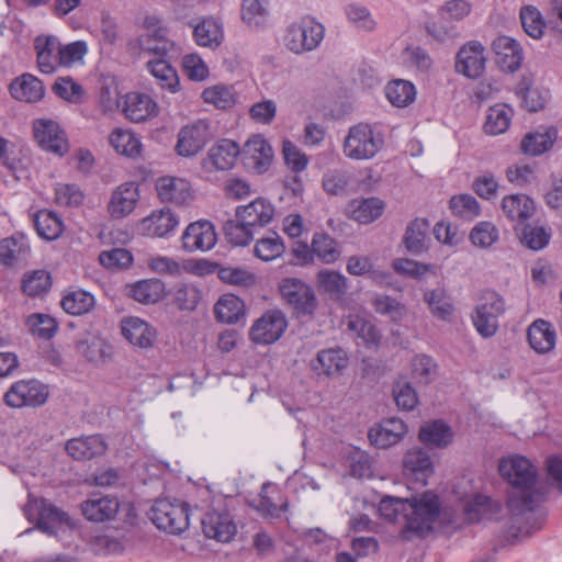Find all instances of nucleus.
<instances>
[{
	"instance_id": "nucleus-64",
	"label": "nucleus",
	"mask_w": 562,
	"mask_h": 562,
	"mask_svg": "<svg viewBox=\"0 0 562 562\" xmlns=\"http://www.w3.org/2000/svg\"><path fill=\"white\" fill-rule=\"evenodd\" d=\"M520 20L525 32L532 38H540L543 34L544 22L537 8L527 5L520 10Z\"/></svg>"
},
{
	"instance_id": "nucleus-59",
	"label": "nucleus",
	"mask_w": 562,
	"mask_h": 562,
	"mask_svg": "<svg viewBox=\"0 0 562 562\" xmlns=\"http://www.w3.org/2000/svg\"><path fill=\"white\" fill-rule=\"evenodd\" d=\"M437 364L426 355H418L412 360V376L418 383L428 384L437 376Z\"/></svg>"
},
{
	"instance_id": "nucleus-30",
	"label": "nucleus",
	"mask_w": 562,
	"mask_h": 562,
	"mask_svg": "<svg viewBox=\"0 0 562 562\" xmlns=\"http://www.w3.org/2000/svg\"><path fill=\"white\" fill-rule=\"evenodd\" d=\"M30 254V245L26 236L15 233L0 241V263L13 267L25 261Z\"/></svg>"
},
{
	"instance_id": "nucleus-19",
	"label": "nucleus",
	"mask_w": 562,
	"mask_h": 562,
	"mask_svg": "<svg viewBox=\"0 0 562 562\" xmlns=\"http://www.w3.org/2000/svg\"><path fill=\"white\" fill-rule=\"evenodd\" d=\"M243 153L246 165L258 175L266 172L273 159V149L261 135H255L248 139Z\"/></svg>"
},
{
	"instance_id": "nucleus-16",
	"label": "nucleus",
	"mask_w": 562,
	"mask_h": 562,
	"mask_svg": "<svg viewBox=\"0 0 562 562\" xmlns=\"http://www.w3.org/2000/svg\"><path fill=\"white\" fill-rule=\"evenodd\" d=\"M138 201V186L133 181L124 182L112 192L108 212L114 220L124 218L135 210Z\"/></svg>"
},
{
	"instance_id": "nucleus-52",
	"label": "nucleus",
	"mask_w": 562,
	"mask_h": 562,
	"mask_svg": "<svg viewBox=\"0 0 562 562\" xmlns=\"http://www.w3.org/2000/svg\"><path fill=\"white\" fill-rule=\"evenodd\" d=\"M285 250L283 239L276 233L257 240L255 245V256L263 261H271L280 257Z\"/></svg>"
},
{
	"instance_id": "nucleus-46",
	"label": "nucleus",
	"mask_w": 562,
	"mask_h": 562,
	"mask_svg": "<svg viewBox=\"0 0 562 562\" xmlns=\"http://www.w3.org/2000/svg\"><path fill=\"white\" fill-rule=\"evenodd\" d=\"M76 349L90 362L101 361L110 353V346L102 338L91 334L78 339Z\"/></svg>"
},
{
	"instance_id": "nucleus-25",
	"label": "nucleus",
	"mask_w": 562,
	"mask_h": 562,
	"mask_svg": "<svg viewBox=\"0 0 562 562\" xmlns=\"http://www.w3.org/2000/svg\"><path fill=\"white\" fill-rule=\"evenodd\" d=\"M108 450V443L101 435L72 438L66 443V451L79 461L91 460L103 456Z\"/></svg>"
},
{
	"instance_id": "nucleus-36",
	"label": "nucleus",
	"mask_w": 562,
	"mask_h": 562,
	"mask_svg": "<svg viewBox=\"0 0 562 562\" xmlns=\"http://www.w3.org/2000/svg\"><path fill=\"white\" fill-rule=\"evenodd\" d=\"M385 204L379 198L356 199L349 203L351 217L360 224L376 221L384 212Z\"/></svg>"
},
{
	"instance_id": "nucleus-35",
	"label": "nucleus",
	"mask_w": 562,
	"mask_h": 562,
	"mask_svg": "<svg viewBox=\"0 0 562 562\" xmlns=\"http://www.w3.org/2000/svg\"><path fill=\"white\" fill-rule=\"evenodd\" d=\"M239 154V147L235 142L222 139L210 148L207 159L216 170H229Z\"/></svg>"
},
{
	"instance_id": "nucleus-43",
	"label": "nucleus",
	"mask_w": 562,
	"mask_h": 562,
	"mask_svg": "<svg viewBox=\"0 0 562 562\" xmlns=\"http://www.w3.org/2000/svg\"><path fill=\"white\" fill-rule=\"evenodd\" d=\"M501 505L488 496L477 494L471 498L464 506L468 518L472 521L490 519L498 514Z\"/></svg>"
},
{
	"instance_id": "nucleus-45",
	"label": "nucleus",
	"mask_w": 562,
	"mask_h": 562,
	"mask_svg": "<svg viewBox=\"0 0 562 562\" xmlns=\"http://www.w3.org/2000/svg\"><path fill=\"white\" fill-rule=\"evenodd\" d=\"M34 225L37 234L47 240L57 239L64 231V223L59 216L47 210H41L35 214Z\"/></svg>"
},
{
	"instance_id": "nucleus-56",
	"label": "nucleus",
	"mask_w": 562,
	"mask_h": 562,
	"mask_svg": "<svg viewBox=\"0 0 562 562\" xmlns=\"http://www.w3.org/2000/svg\"><path fill=\"white\" fill-rule=\"evenodd\" d=\"M268 15L266 0H243L241 20L249 27H260L265 24Z\"/></svg>"
},
{
	"instance_id": "nucleus-8",
	"label": "nucleus",
	"mask_w": 562,
	"mask_h": 562,
	"mask_svg": "<svg viewBox=\"0 0 562 562\" xmlns=\"http://www.w3.org/2000/svg\"><path fill=\"white\" fill-rule=\"evenodd\" d=\"M472 11V4L468 0H449L438 11L440 22L434 23L427 27V32L439 42L457 36L454 26L446 23L460 22Z\"/></svg>"
},
{
	"instance_id": "nucleus-26",
	"label": "nucleus",
	"mask_w": 562,
	"mask_h": 562,
	"mask_svg": "<svg viewBox=\"0 0 562 562\" xmlns=\"http://www.w3.org/2000/svg\"><path fill=\"white\" fill-rule=\"evenodd\" d=\"M178 223V217L171 210L164 207L153 211L150 215L143 218L138 225V229L143 235L149 237H165L177 227Z\"/></svg>"
},
{
	"instance_id": "nucleus-41",
	"label": "nucleus",
	"mask_w": 562,
	"mask_h": 562,
	"mask_svg": "<svg viewBox=\"0 0 562 562\" xmlns=\"http://www.w3.org/2000/svg\"><path fill=\"white\" fill-rule=\"evenodd\" d=\"M557 138L554 128L528 133L521 140L520 148L524 154L539 156L549 150Z\"/></svg>"
},
{
	"instance_id": "nucleus-6",
	"label": "nucleus",
	"mask_w": 562,
	"mask_h": 562,
	"mask_svg": "<svg viewBox=\"0 0 562 562\" xmlns=\"http://www.w3.org/2000/svg\"><path fill=\"white\" fill-rule=\"evenodd\" d=\"M324 26L311 18L292 23L285 33V46L295 54L311 52L318 47L324 38Z\"/></svg>"
},
{
	"instance_id": "nucleus-2",
	"label": "nucleus",
	"mask_w": 562,
	"mask_h": 562,
	"mask_svg": "<svg viewBox=\"0 0 562 562\" xmlns=\"http://www.w3.org/2000/svg\"><path fill=\"white\" fill-rule=\"evenodd\" d=\"M379 513L390 522H397L403 517L408 531L423 535L432 530L440 504L438 497L429 492L406 499L386 496L379 504Z\"/></svg>"
},
{
	"instance_id": "nucleus-49",
	"label": "nucleus",
	"mask_w": 562,
	"mask_h": 562,
	"mask_svg": "<svg viewBox=\"0 0 562 562\" xmlns=\"http://www.w3.org/2000/svg\"><path fill=\"white\" fill-rule=\"evenodd\" d=\"M111 146L121 155L137 157L142 150L140 140L130 131L114 130L110 135Z\"/></svg>"
},
{
	"instance_id": "nucleus-22",
	"label": "nucleus",
	"mask_w": 562,
	"mask_h": 562,
	"mask_svg": "<svg viewBox=\"0 0 562 562\" xmlns=\"http://www.w3.org/2000/svg\"><path fill=\"white\" fill-rule=\"evenodd\" d=\"M235 215L241 218L245 224L255 227H265L273 220L276 215L274 205L265 198H258L247 205H240L236 209Z\"/></svg>"
},
{
	"instance_id": "nucleus-53",
	"label": "nucleus",
	"mask_w": 562,
	"mask_h": 562,
	"mask_svg": "<svg viewBox=\"0 0 562 562\" xmlns=\"http://www.w3.org/2000/svg\"><path fill=\"white\" fill-rule=\"evenodd\" d=\"M26 325L32 335L44 339H52L58 330V324L49 315L35 313L27 317Z\"/></svg>"
},
{
	"instance_id": "nucleus-14",
	"label": "nucleus",
	"mask_w": 562,
	"mask_h": 562,
	"mask_svg": "<svg viewBox=\"0 0 562 562\" xmlns=\"http://www.w3.org/2000/svg\"><path fill=\"white\" fill-rule=\"evenodd\" d=\"M216 233L211 222L201 220L191 223L181 236L182 248L186 251H206L216 244Z\"/></svg>"
},
{
	"instance_id": "nucleus-20",
	"label": "nucleus",
	"mask_w": 562,
	"mask_h": 562,
	"mask_svg": "<svg viewBox=\"0 0 562 562\" xmlns=\"http://www.w3.org/2000/svg\"><path fill=\"white\" fill-rule=\"evenodd\" d=\"M498 67L505 72H515L522 61L519 43L509 36H498L492 43Z\"/></svg>"
},
{
	"instance_id": "nucleus-4",
	"label": "nucleus",
	"mask_w": 562,
	"mask_h": 562,
	"mask_svg": "<svg viewBox=\"0 0 562 562\" xmlns=\"http://www.w3.org/2000/svg\"><path fill=\"white\" fill-rule=\"evenodd\" d=\"M282 300L297 316H314L318 308V299L312 285L293 277L283 278L279 283Z\"/></svg>"
},
{
	"instance_id": "nucleus-37",
	"label": "nucleus",
	"mask_w": 562,
	"mask_h": 562,
	"mask_svg": "<svg viewBox=\"0 0 562 562\" xmlns=\"http://www.w3.org/2000/svg\"><path fill=\"white\" fill-rule=\"evenodd\" d=\"M527 337L530 347L539 353H546L555 346V331L550 323L543 319H538L529 326Z\"/></svg>"
},
{
	"instance_id": "nucleus-50",
	"label": "nucleus",
	"mask_w": 562,
	"mask_h": 562,
	"mask_svg": "<svg viewBox=\"0 0 562 562\" xmlns=\"http://www.w3.org/2000/svg\"><path fill=\"white\" fill-rule=\"evenodd\" d=\"M94 304V296L83 290L71 291L61 300V307L71 315L86 314L93 308Z\"/></svg>"
},
{
	"instance_id": "nucleus-33",
	"label": "nucleus",
	"mask_w": 562,
	"mask_h": 562,
	"mask_svg": "<svg viewBox=\"0 0 562 562\" xmlns=\"http://www.w3.org/2000/svg\"><path fill=\"white\" fill-rule=\"evenodd\" d=\"M165 283L156 278L137 281L127 285L130 297L143 304H154L165 295Z\"/></svg>"
},
{
	"instance_id": "nucleus-15",
	"label": "nucleus",
	"mask_w": 562,
	"mask_h": 562,
	"mask_svg": "<svg viewBox=\"0 0 562 562\" xmlns=\"http://www.w3.org/2000/svg\"><path fill=\"white\" fill-rule=\"evenodd\" d=\"M33 130L35 139L44 150L60 156L67 153V138L56 122L52 120H36Z\"/></svg>"
},
{
	"instance_id": "nucleus-48",
	"label": "nucleus",
	"mask_w": 562,
	"mask_h": 562,
	"mask_svg": "<svg viewBox=\"0 0 562 562\" xmlns=\"http://www.w3.org/2000/svg\"><path fill=\"white\" fill-rule=\"evenodd\" d=\"M387 100L397 108H405L413 103L416 98L415 86L403 79L393 80L385 89Z\"/></svg>"
},
{
	"instance_id": "nucleus-62",
	"label": "nucleus",
	"mask_w": 562,
	"mask_h": 562,
	"mask_svg": "<svg viewBox=\"0 0 562 562\" xmlns=\"http://www.w3.org/2000/svg\"><path fill=\"white\" fill-rule=\"evenodd\" d=\"M140 49L155 58H172L180 54V48L173 41L138 40Z\"/></svg>"
},
{
	"instance_id": "nucleus-21",
	"label": "nucleus",
	"mask_w": 562,
	"mask_h": 562,
	"mask_svg": "<svg viewBox=\"0 0 562 562\" xmlns=\"http://www.w3.org/2000/svg\"><path fill=\"white\" fill-rule=\"evenodd\" d=\"M189 25L193 29V40L198 46L215 50L222 45L224 29L217 19L206 16L196 23L191 21Z\"/></svg>"
},
{
	"instance_id": "nucleus-12",
	"label": "nucleus",
	"mask_w": 562,
	"mask_h": 562,
	"mask_svg": "<svg viewBox=\"0 0 562 562\" xmlns=\"http://www.w3.org/2000/svg\"><path fill=\"white\" fill-rule=\"evenodd\" d=\"M288 327L285 316L280 311H268L257 319L249 330L252 342L270 345L280 339Z\"/></svg>"
},
{
	"instance_id": "nucleus-47",
	"label": "nucleus",
	"mask_w": 562,
	"mask_h": 562,
	"mask_svg": "<svg viewBox=\"0 0 562 562\" xmlns=\"http://www.w3.org/2000/svg\"><path fill=\"white\" fill-rule=\"evenodd\" d=\"M316 279L318 288L331 299L339 300L347 291L348 280L338 271L319 270Z\"/></svg>"
},
{
	"instance_id": "nucleus-27",
	"label": "nucleus",
	"mask_w": 562,
	"mask_h": 562,
	"mask_svg": "<svg viewBox=\"0 0 562 562\" xmlns=\"http://www.w3.org/2000/svg\"><path fill=\"white\" fill-rule=\"evenodd\" d=\"M120 508L119 499L114 496L92 495L81 504L83 516L94 522H103L113 519Z\"/></svg>"
},
{
	"instance_id": "nucleus-34",
	"label": "nucleus",
	"mask_w": 562,
	"mask_h": 562,
	"mask_svg": "<svg viewBox=\"0 0 562 562\" xmlns=\"http://www.w3.org/2000/svg\"><path fill=\"white\" fill-rule=\"evenodd\" d=\"M502 210L508 220L522 224L535 213V203L526 194L507 195L502 201Z\"/></svg>"
},
{
	"instance_id": "nucleus-29",
	"label": "nucleus",
	"mask_w": 562,
	"mask_h": 562,
	"mask_svg": "<svg viewBox=\"0 0 562 562\" xmlns=\"http://www.w3.org/2000/svg\"><path fill=\"white\" fill-rule=\"evenodd\" d=\"M348 366L347 353L341 348H328L317 352L312 369L318 374L333 376L340 374Z\"/></svg>"
},
{
	"instance_id": "nucleus-3",
	"label": "nucleus",
	"mask_w": 562,
	"mask_h": 562,
	"mask_svg": "<svg viewBox=\"0 0 562 562\" xmlns=\"http://www.w3.org/2000/svg\"><path fill=\"white\" fill-rule=\"evenodd\" d=\"M384 146V135L368 123L352 125L344 142V154L353 160H369Z\"/></svg>"
},
{
	"instance_id": "nucleus-38",
	"label": "nucleus",
	"mask_w": 562,
	"mask_h": 562,
	"mask_svg": "<svg viewBox=\"0 0 562 562\" xmlns=\"http://www.w3.org/2000/svg\"><path fill=\"white\" fill-rule=\"evenodd\" d=\"M424 301L434 317L450 323L454 316V305L442 288L427 290L424 293Z\"/></svg>"
},
{
	"instance_id": "nucleus-44",
	"label": "nucleus",
	"mask_w": 562,
	"mask_h": 562,
	"mask_svg": "<svg viewBox=\"0 0 562 562\" xmlns=\"http://www.w3.org/2000/svg\"><path fill=\"white\" fill-rule=\"evenodd\" d=\"M244 302L234 294H224L214 306L216 318L226 324L237 323L244 315Z\"/></svg>"
},
{
	"instance_id": "nucleus-51",
	"label": "nucleus",
	"mask_w": 562,
	"mask_h": 562,
	"mask_svg": "<svg viewBox=\"0 0 562 562\" xmlns=\"http://www.w3.org/2000/svg\"><path fill=\"white\" fill-rule=\"evenodd\" d=\"M311 246L312 255L326 263L336 261L340 255L336 240L325 233H315Z\"/></svg>"
},
{
	"instance_id": "nucleus-24",
	"label": "nucleus",
	"mask_w": 562,
	"mask_h": 562,
	"mask_svg": "<svg viewBox=\"0 0 562 562\" xmlns=\"http://www.w3.org/2000/svg\"><path fill=\"white\" fill-rule=\"evenodd\" d=\"M36 63L42 74L50 75L59 67V41L53 35H40L34 40Z\"/></svg>"
},
{
	"instance_id": "nucleus-23",
	"label": "nucleus",
	"mask_w": 562,
	"mask_h": 562,
	"mask_svg": "<svg viewBox=\"0 0 562 562\" xmlns=\"http://www.w3.org/2000/svg\"><path fill=\"white\" fill-rule=\"evenodd\" d=\"M122 334L135 347L148 349L156 341V329L139 317H127L121 324Z\"/></svg>"
},
{
	"instance_id": "nucleus-31",
	"label": "nucleus",
	"mask_w": 562,
	"mask_h": 562,
	"mask_svg": "<svg viewBox=\"0 0 562 562\" xmlns=\"http://www.w3.org/2000/svg\"><path fill=\"white\" fill-rule=\"evenodd\" d=\"M156 190L162 202L181 205L191 199L189 182L183 179L161 177L157 180Z\"/></svg>"
},
{
	"instance_id": "nucleus-60",
	"label": "nucleus",
	"mask_w": 562,
	"mask_h": 562,
	"mask_svg": "<svg viewBox=\"0 0 562 562\" xmlns=\"http://www.w3.org/2000/svg\"><path fill=\"white\" fill-rule=\"evenodd\" d=\"M510 112L505 105L491 108L484 124L485 132L491 135L504 133L510 123Z\"/></svg>"
},
{
	"instance_id": "nucleus-13",
	"label": "nucleus",
	"mask_w": 562,
	"mask_h": 562,
	"mask_svg": "<svg viewBox=\"0 0 562 562\" xmlns=\"http://www.w3.org/2000/svg\"><path fill=\"white\" fill-rule=\"evenodd\" d=\"M485 69L484 47L477 41H470L458 52L456 58L457 72L470 78H479Z\"/></svg>"
},
{
	"instance_id": "nucleus-54",
	"label": "nucleus",
	"mask_w": 562,
	"mask_h": 562,
	"mask_svg": "<svg viewBox=\"0 0 562 562\" xmlns=\"http://www.w3.org/2000/svg\"><path fill=\"white\" fill-rule=\"evenodd\" d=\"M223 231L226 239L235 246H246L254 238L252 227L236 215L225 222Z\"/></svg>"
},
{
	"instance_id": "nucleus-58",
	"label": "nucleus",
	"mask_w": 562,
	"mask_h": 562,
	"mask_svg": "<svg viewBox=\"0 0 562 562\" xmlns=\"http://www.w3.org/2000/svg\"><path fill=\"white\" fill-rule=\"evenodd\" d=\"M209 272H217L218 278L228 284L248 286L255 283L254 273L244 268L212 266Z\"/></svg>"
},
{
	"instance_id": "nucleus-28",
	"label": "nucleus",
	"mask_w": 562,
	"mask_h": 562,
	"mask_svg": "<svg viewBox=\"0 0 562 562\" xmlns=\"http://www.w3.org/2000/svg\"><path fill=\"white\" fill-rule=\"evenodd\" d=\"M9 92L18 101L34 103L44 98L45 88L42 80L34 75L23 74L11 81Z\"/></svg>"
},
{
	"instance_id": "nucleus-18",
	"label": "nucleus",
	"mask_w": 562,
	"mask_h": 562,
	"mask_svg": "<svg viewBox=\"0 0 562 562\" xmlns=\"http://www.w3.org/2000/svg\"><path fill=\"white\" fill-rule=\"evenodd\" d=\"M407 432L405 423L392 417L382 420L369 430L370 442L376 448L387 449L398 443Z\"/></svg>"
},
{
	"instance_id": "nucleus-17",
	"label": "nucleus",
	"mask_w": 562,
	"mask_h": 562,
	"mask_svg": "<svg viewBox=\"0 0 562 562\" xmlns=\"http://www.w3.org/2000/svg\"><path fill=\"white\" fill-rule=\"evenodd\" d=\"M119 108L132 122L140 123L155 116L158 111L157 103L147 93L128 92L123 97L119 103Z\"/></svg>"
},
{
	"instance_id": "nucleus-63",
	"label": "nucleus",
	"mask_w": 562,
	"mask_h": 562,
	"mask_svg": "<svg viewBox=\"0 0 562 562\" xmlns=\"http://www.w3.org/2000/svg\"><path fill=\"white\" fill-rule=\"evenodd\" d=\"M173 296L181 310L193 311L201 299V291L192 283H178Z\"/></svg>"
},
{
	"instance_id": "nucleus-10",
	"label": "nucleus",
	"mask_w": 562,
	"mask_h": 562,
	"mask_svg": "<svg viewBox=\"0 0 562 562\" xmlns=\"http://www.w3.org/2000/svg\"><path fill=\"white\" fill-rule=\"evenodd\" d=\"M202 530L206 538L227 543L237 533V525L225 506L210 508L201 519Z\"/></svg>"
},
{
	"instance_id": "nucleus-55",
	"label": "nucleus",
	"mask_w": 562,
	"mask_h": 562,
	"mask_svg": "<svg viewBox=\"0 0 562 562\" xmlns=\"http://www.w3.org/2000/svg\"><path fill=\"white\" fill-rule=\"evenodd\" d=\"M449 206L453 215L468 221L479 216L481 211L477 200L468 193L453 195Z\"/></svg>"
},
{
	"instance_id": "nucleus-39",
	"label": "nucleus",
	"mask_w": 562,
	"mask_h": 562,
	"mask_svg": "<svg viewBox=\"0 0 562 562\" xmlns=\"http://www.w3.org/2000/svg\"><path fill=\"white\" fill-rule=\"evenodd\" d=\"M430 228V223L426 218L413 220L404 234L403 243L406 250L413 255L423 254L426 247V239Z\"/></svg>"
},
{
	"instance_id": "nucleus-5",
	"label": "nucleus",
	"mask_w": 562,
	"mask_h": 562,
	"mask_svg": "<svg viewBox=\"0 0 562 562\" xmlns=\"http://www.w3.org/2000/svg\"><path fill=\"white\" fill-rule=\"evenodd\" d=\"M149 516L158 529L172 535H180L189 527V506L176 499H157L150 508Z\"/></svg>"
},
{
	"instance_id": "nucleus-1",
	"label": "nucleus",
	"mask_w": 562,
	"mask_h": 562,
	"mask_svg": "<svg viewBox=\"0 0 562 562\" xmlns=\"http://www.w3.org/2000/svg\"><path fill=\"white\" fill-rule=\"evenodd\" d=\"M498 469L510 486L507 506L512 522L506 539L516 544L542 529L546 514L536 509L546 501L548 487L539 479L537 468L522 456L502 459Z\"/></svg>"
},
{
	"instance_id": "nucleus-11",
	"label": "nucleus",
	"mask_w": 562,
	"mask_h": 562,
	"mask_svg": "<svg viewBox=\"0 0 562 562\" xmlns=\"http://www.w3.org/2000/svg\"><path fill=\"white\" fill-rule=\"evenodd\" d=\"M211 124L207 120H198L183 126L178 133L176 150L182 157H193L212 139Z\"/></svg>"
},
{
	"instance_id": "nucleus-42",
	"label": "nucleus",
	"mask_w": 562,
	"mask_h": 562,
	"mask_svg": "<svg viewBox=\"0 0 562 562\" xmlns=\"http://www.w3.org/2000/svg\"><path fill=\"white\" fill-rule=\"evenodd\" d=\"M418 437L427 446L445 448L452 441L453 434L443 422L435 420L423 426Z\"/></svg>"
},
{
	"instance_id": "nucleus-40",
	"label": "nucleus",
	"mask_w": 562,
	"mask_h": 562,
	"mask_svg": "<svg viewBox=\"0 0 562 562\" xmlns=\"http://www.w3.org/2000/svg\"><path fill=\"white\" fill-rule=\"evenodd\" d=\"M405 473L416 475L417 480H422L425 484L426 476L432 472V462L430 456L423 448L409 449L403 460Z\"/></svg>"
},
{
	"instance_id": "nucleus-32",
	"label": "nucleus",
	"mask_w": 562,
	"mask_h": 562,
	"mask_svg": "<svg viewBox=\"0 0 562 562\" xmlns=\"http://www.w3.org/2000/svg\"><path fill=\"white\" fill-rule=\"evenodd\" d=\"M171 58H153L146 68L157 80L161 89L175 93L179 90L180 81L176 69L170 65Z\"/></svg>"
},
{
	"instance_id": "nucleus-9",
	"label": "nucleus",
	"mask_w": 562,
	"mask_h": 562,
	"mask_svg": "<svg viewBox=\"0 0 562 562\" xmlns=\"http://www.w3.org/2000/svg\"><path fill=\"white\" fill-rule=\"evenodd\" d=\"M48 389L37 380H21L11 385L4 394V403L14 408L38 407L46 403Z\"/></svg>"
},
{
	"instance_id": "nucleus-7",
	"label": "nucleus",
	"mask_w": 562,
	"mask_h": 562,
	"mask_svg": "<svg viewBox=\"0 0 562 562\" xmlns=\"http://www.w3.org/2000/svg\"><path fill=\"white\" fill-rule=\"evenodd\" d=\"M505 312V302L496 292H486L472 315L473 325L483 338L493 337L498 329V317Z\"/></svg>"
},
{
	"instance_id": "nucleus-61",
	"label": "nucleus",
	"mask_w": 562,
	"mask_h": 562,
	"mask_svg": "<svg viewBox=\"0 0 562 562\" xmlns=\"http://www.w3.org/2000/svg\"><path fill=\"white\" fill-rule=\"evenodd\" d=\"M374 311L381 315L389 316L394 322H400L406 314V308L396 299L379 294L372 300Z\"/></svg>"
},
{
	"instance_id": "nucleus-57",
	"label": "nucleus",
	"mask_w": 562,
	"mask_h": 562,
	"mask_svg": "<svg viewBox=\"0 0 562 562\" xmlns=\"http://www.w3.org/2000/svg\"><path fill=\"white\" fill-rule=\"evenodd\" d=\"M52 285L50 274L45 270H35L23 278L22 289L29 296L46 293Z\"/></svg>"
}]
</instances>
